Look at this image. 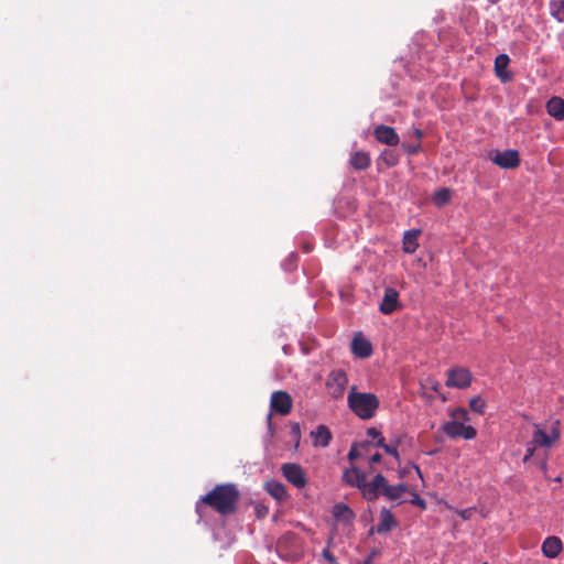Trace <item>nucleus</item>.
Instances as JSON below:
<instances>
[{"instance_id":"25","label":"nucleus","mask_w":564,"mask_h":564,"mask_svg":"<svg viewBox=\"0 0 564 564\" xmlns=\"http://www.w3.org/2000/svg\"><path fill=\"white\" fill-rule=\"evenodd\" d=\"M451 196H452L451 189L441 188L434 194L433 202L436 206H443L449 202Z\"/></svg>"},{"instance_id":"30","label":"nucleus","mask_w":564,"mask_h":564,"mask_svg":"<svg viewBox=\"0 0 564 564\" xmlns=\"http://www.w3.org/2000/svg\"><path fill=\"white\" fill-rule=\"evenodd\" d=\"M538 446H534L533 444H531V442L528 443L527 445V452H525V455L523 457V462L527 463L534 454V451Z\"/></svg>"},{"instance_id":"26","label":"nucleus","mask_w":564,"mask_h":564,"mask_svg":"<svg viewBox=\"0 0 564 564\" xmlns=\"http://www.w3.org/2000/svg\"><path fill=\"white\" fill-rule=\"evenodd\" d=\"M469 408L475 413L484 414L486 410V401L480 395H476L470 399Z\"/></svg>"},{"instance_id":"15","label":"nucleus","mask_w":564,"mask_h":564,"mask_svg":"<svg viewBox=\"0 0 564 564\" xmlns=\"http://www.w3.org/2000/svg\"><path fill=\"white\" fill-rule=\"evenodd\" d=\"M311 437L314 447H327L333 436L330 430L326 425L321 424L311 432Z\"/></svg>"},{"instance_id":"23","label":"nucleus","mask_w":564,"mask_h":564,"mask_svg":"<svg viewBox=\"0 0 564 564\" xmlns=\"http://www.w3.org/2000/svg\"><path fill=\"white\" fill-rule=\"evenodd\" d=\"M265 488L267 491L279 501H283L288 498L285 486L279 481H269L267 482Z\"/></svg>"},{"instance_id":"24","label":"nucleus","mask_w":564,"mask_h":564,"mask_svg":"<svg viewBox=\"0 0 564 564\" xmlns=\"http://www.w3.org/2000/svg\"><path fill=\"white\" fill-rule=\"evenodd\" d=\"M550 13L558 22H564V0H551Z\"/></svg>"},{"instance_id":"21","label":"nucleus","mask_w":564,"mask_h":564,"mask_svg":"<svg viewBox=\"0 0 564 564\" xmlns=\"http://www.w3.org/2000/svg\"><path fill=\"white\" fill-rule=\"evenodd\" d=\"M349 162L355 170L364 171L370 166L371 160L367 152L356 151L351 154Z\"/></svg>"},{"instance_id":"1","label":"nucleus","mask_w":564,"mask_h":564,"mask_svg":"<svg viewBox=\"0 0 564 564\" xmlns=\"http://www.w3.org/2000/svg\"><path fill=\"white\" fill-rule=\"evenodd\" d=\"M239 499L240 492L235 484H219L200 498L196 505V509L198 511L199 503H204L219 514L229 516L236 512Z\"/></svg>"},{"instance_id":"31","label":"nucleus","mask_w":564,"mask_h":564,"mask_svg":"<svg viewBox=\"0 0 564 564\" xmlns=\"http://www.w3.org/2000/svg\"><path fill=\"white\" fill-rule=\"evenodd\" d=\"M473 512H474V508H467V509L457 511V513L459 514V517L463 520H469L473 516Z\"/></svg>"},{"instance_id":"2","label":"nucleus","mask_w":564,"mask_h":564,"mask_svg":"<svg viewBox=\"0 0 564 564\" xmlns=\"http://www.w3.org/2000/svg\"><path fill=\"white\" fill-rule=\"evenodd\" d=\"M343 481L349 487L357 488L362 498L367 501L376 500V489L383 484L384 476L377 474L370 481L367 480V475L360 468L351 466L344 470Z\"/></svg>"},{"instance_id":"13","label":"nucleus","mask_w":564,"mask_h":564,"mask_svg":"<svg viewBox=\"0 0 564 564\" xmlns=\"http://www.w3.org/2000/svg\"><path fill=\"white\" fill-rule=\"evenodd\" d=\"M400 307L399 292L393 288H386L379 311L384 315H389Z\"/></svg>"},{"instance_id":"33","label":"nucleus","mask_w":564,"mask_h":564,"mask_svg":"<svg viewBox=\"0 0 564 564\" xmlns=\"http://www.w3.org/2000/svg\"><path fill=\"white\" fill-rule=\"evenodd\" d=\"M410 502L423 509L425 508V501L417 494H413V497L410 500Z\"/></svg>"},{"instance_id":"22","label":"nucleus","mask_w":564,"mask_h":564,"mask_svg":"<svg viewBox=\"0 0 564 564\" xmlns=\"http://www.w3.org/2000/svg\"><path fill=\"white\" fill-rule=\"evenodd\" d=\"M333 517L338 521L349 522L354 519L352 510L345 503H336L333 507Z\"/></svg>"},{"instance_id":"5","label":"nucleus","mask_w":564,"mask_h":564,"mask_svg":"<svg viewBox=\"0 0 564 564\" xmlns=\"http://www.w3.org/2000/svg\"><path fill=\"white\" fill-rule=\"evenodd\" d=\"M561 437L560 421L556 420L552 423L550 432H546L539 424H534V432L532 435L531 444L538 447H550L556 443Z\"/></svg>"},{"instance_id":"6","label":"nucleus","mask_w":564,"mask_h":564,"mask_svg":"<svg viewBox=\"0 0 564 564\" xmlns=\"http://www.w3.org/2000/svg\"><path fill=\"white\" fill-rule=\"evenodd\" d=\"M347 384L348 377L345 370L334 369L329 372L326 381V387L329 391V394L334 399L343 398Z\"/></svg>"},{"instance_id":"36","label":"nucleus","mask_w":564,"mask_h":564,"mask_svg":"<svg viewBox=\"0 0 564 564\" xmlns=\"http://www.w3.org/2000/svg\"><path fill=\"white\" fill-rule=\"evenodd\" d=\"M357 457H359V452L357 451L356 446H352L348 453V458L350 460H354L356 459Z\"/></svg>"},{"instance_id":"39","label":"nucleus","mask_w":564,"mask_h":564,"mask_svg":"<svg viewBox=\"0 0 564 564\" xmlns=\"http://www.w3.org/2000/svg\"><path fill=\"white\" fill-rule=\"evenodd\" d=\"M376 446H377V447H381V448H383V449H384V446H388V444H386V442H384V437H383V436H380V437L377 440Z\"/></svg>"},{"instance_id":"37","label":"nucleus","mask_w":564,"mask_h":564,"mask_svg":"<svg viewBox=\"0 0 564 564\" xmlns=\"http://www.w3.org/2000/svg\"><path fill=\"white\" fill-rule=\"evenodd\" d=\"M381 459H382L381 454H379V453L373 454V455L370 457V459H369L370 466H371L372 464L380 463V462H381Z\"/></svg>"},{"instance_id":"20","label":"nucleus","mask_w":564,"mask_h":564,"mask_svg":"<svg viewBox=\"0 0 564 564\" xmlns=\"http://www.w3.org/2000/svg\"><path fill=\"white\" fill-rule=\"evenodd\" d=\"M546 111L555 120L564 119V99L561 97H552L546 102Z\"/></svg>"},{"instance_id":"16","label":"nucleus","mask_w":564,"mask_h":564,"mask_svg":"<svg viewBox=\"0 0 564 564\" xmlns=\"http://www.w3.org/2000/svg\"><path fill=\"white\" fill-rule=\"evenodd\" d=\"M397 520L387 508H382L379 514V522L377 524V533H387L397 527Z\"/></svg>"},{"instance_id":"4","label":"nucleus","mask_w":564,"mask_h":564,"mask_svg":"<svg viewBox=\"0 0 564 564\" xmlns=\"http://www.w3.org/2000/svg\"><path fill=\"white\" fill-rule=\"evenodd\" d=\"M293 400L289 392L283 390L274 391L270 399V413L267 421L269 429L272 427V413L288 415L292 411Z\"/></svg>"},{"instance_id":"40","label":"nucleus","mask_w":564,"mask_h":564,"mask_svg":"<svg viewBox=\"0 0 564 564\" xmlns=\"http://www.w3.org/2000/svg\"><path fill=\"white\" fill-rule=\"evenodd\" d=\"M293 431H295V432H297V433L300 432V426H299V424H294V425H293Z\"/></svg>"},{"instance_id":"11","label":"nucleus","mask_w":564,"mask_h":564,"mask_svg":"<svg viewBox=\"0 0 564 564\" xmlns=\"http://www.w3.org/2000/svg\"><path fill=\"white\" fill-rule=\"evenodd\" d=\"M491 161L501 169L512 170L520 165V156L517 150H506L497 152L491 156Z\"/></svg>"},{"instance_id":"41","label":"nucleus","mask_w":564,"mask_h":564,"mask_svg":"<svg viewBox=\"0 0 564 564\" xmlns=\"http://www.w3.org/2000/svg\"><path fill=\"white\" fill-rule=\"evenodd\" d=\"M415 470H416L417 475H419L420 477H422V473H421V469L419 468V466H415Z\"/></svg>"},{"instance_id":"27","label":"nucleus","mask_w":564,"mask_h":564,"mask_svg":"<svg viewBox=\"0 0 564 564\" xmlns=\"http://www.w3.org/2000/svg\"><path fill=\"white\" fill-rule=\"evenodd\" d=\"M380 159L387 164V166L392 167L395 166L399 162V158L391 150H384L380 154Z\"/></svg>"},{"instance_id":"10","label":"nucleus","mask_w":564,"mask_h":564,"mask_svg":"<svg viewBox=\"0 0 564 564\" xmlns=\"http://www.w3.org/2000/svg\"><path fill=\"white\" fill-rule=\"evenodd\" d=\"M376 491V500L382 495L388 500L395 501L401 499L402 495L409 491V487L406 484L389 485L384 477L383 484L380 485Z\"/></svg>"},{"instance_id":"43","label":"nucleus","mask_w":564,"mask_h":564,"mask_svg":"<svg viewBox=\"0 0 564 564\" xmlns=\"http://www.w3.org/2000/svg\"><path fill=\"white\" fill-rule=\"evenodd\" d=\"M306 251H311V248L308 246H305Z\"/></svg>"},{"instance_id":"17","label":"nucleus","mask_w":564,"mask_h":564,"mask_svg":"<svg viewBox=\"0 0 564 564\" xmlns=\"http://www.w3.org/2000/svg\"><path fill=\"white\" fill-rule=\"evenodd\" d=\"M563 550V543L557 536H549L542 543V553L545 557L555 558Z\"/></svg>"},{"instance_id":"32","label":"nucleus","mask_w":564,"mask_h":564,"mask_svg":"<svg viewBox=\"0 0 564 564\" xmlns=\"http://www.w3.org/2000/svg\"><path fill=\"white\" fill-rule=\"evenodd\" d=\"M383 451L387 454L393 456L395 459H398V460L400 459V455H399V452H398L397 447L388 445V446H384Z\"/></svg>"},{"instance_id":"12","label":"nucleus","mask_w":564,"mask_h":564,"mask_svg":"<svg viewBox=\"0 0 564 564\" xmlns=\"http://www.w3.org/2000/svg\"><path fill=\"white\" fill-rule=\"evenodd\" d=\"M373 137L382 144L394 147L400 142V138L392 127L379 124L373 129Z\"/></svg>"},{"instance_id":"18","label":"nucleus","mask_w":564,"mask_h":564,"mask_svg":"<svg viewBox=\"0 0 564 564\" xmlns=\"http://www.w3.org/2000/svg\"><path fill=\"white\" fill-rule=\"evenodd\" d=\"M510 63V58L507 54H499L495 58V72L496 75L501 79V82L506 83L511 79V75L506 70Z\"/></svg>"},{"instance_id":"42","label":"nucleus","mask_w":564,"mask_h":564,"mask_svg":"<svg viewBox=\"0 0 564 564\" xmlns=\"http://www.w3.org/2000/svg\"><path fill=\"white\" fill-rule=\"evenodd\" d=\"M541 468H542V469H545V468H546V462H543V463L541 464Z\"/></svg>"},{"instance_id":"8","label":"nucleus","mask_w":564,"mask_h":564,"mask_svg":"<svg viewBox=\"0 0 564 564\" xmlns=\"http://www.w3.org/2000/svg\"><path fill=\"white\" fill-rule=\"evenodd\" d=\"M473 380L471 372L464 367H454L447 371V387L465 389L470 386Z\"/></svg>"},{"instance_id":"34","label":"nucleus","mask_w":564,"mask_h":564,"mask_svg":"<svg viewBox=\"0 0 564 564\" xmlns=\"http://www.w3.org/2000/svg\"><path fill=\"white\" fill-rule=\"evenodd\" d=\"M367 435L372 437L373 440H378L381 435V432L377 430L376 427H369L367 430Z\"/></svg>"},{"instance_id":"7","label":"nucleus","mask_w":564,"mask_h":564,"mask_svg":"<svg viewBox=\"0 0 564 564\" xmlns=\"http://www.w3.org/2000/svg\"><path fill=\"white\" fill-rule=\"evenodd\" d=\"M442 431L449 438L463 437L464 440H474L477 435V431L471 425H465L458 421H448L442 425Z\"/></svg>"},{"instance_id":"9","label":"nucleus","mask_w":564,"mask_h":564,"mask_svg":"<svg viewBox=\"0 0 564 564\" xmlns=\"http://www.w3.org/2000/svg\"><path fill=\"white\" fill-rule=\"evenodd\" d=\"M281 470L285 479L296 488H303L307 484L305 471L300 465L283 464Z\"/></svg>"},{"instance_id":"35","label":"nucleus","mask_w":564,"mask_h":564,"mask_svg":"<svg viewBox=\"0 0 564 564\" xmlns=\"http://www.w3.org/2000/svg\"><path fill=\"white\" fill-rule=\"evenodd\" d=\"M322 554L330 564L336 563L334 555L329 552L328 549L323 550Z\"/></svg>"},{"instance_id":"19","label":"nucleus","mask_w":564,"mask_h":564,"mask_svg":"<svg viewBox=\"0 0 564 564\" xmlns=\"http://www.w3.org/2000/svg\"><path fill=\"white\" fill-rule=\"evenodd\" d=\"M421 231L419 229H412L405 231L403 236V246L402 249L405 253L412 254L419 248V236Z\"/></svg>"},{"instance_id":"28","label":"nucleus","mask_w":564,"mask_h":564,"mask_svg":"<svg viewBox=\"0 0 564 564\" xmlns=\"http://www.w3.org/2000/svg\"><path fill=\"white\" fill-rule=\"evenodd\" d=\"M451 416L453 417L452 421H458L464 423L465 421L469 420V415L466 409L464 408H456L451 412Z\"/></svg>"},{"instance_id":"3","label":"nucleus","mask_w":564,"mask_h":564,"mask_svg":"<svg viewBox=\"0 0 564 564\" xmlns=\"http://www.w3.org/2000/svg\"><path fill=\"white\" fill-rule=\"evenodd\" d=\"M347 404L359 419L370 420L376 415L380 401L375 393L359 392L356 386H352L347 397Z\"/></svg>"},{"instance_id":"14","label":"nucleus","mask_w":564,"mask_h":564,"mask_svg":"<svg viewBox=\"0 0 564 564\" xmlns=\"http://www.w3.org/2000/svg\"><path fill=\"white\" fill-rule=\"evenodd\" d=\"M351 352L359 358H368L372 355L371 343L361 335H356L351 341Z\"/></svg>"},{"instance_id":"38","label":"nucleus","mask_w":564,"mask_h":564,"mask_svg":"<svg viewBox=\"0 0 564 564\" xmlns=\"http://www.w3.org/2000/svg\"><path fill=\"white\" fill-rule=\"evenodd\" d=\"M413 135L416 139V142L421 143V139L423 138V132L420 129H414Z\"/></svg>"},{"instance_id":"29","label":"nucleus","mask_w":564,"mask_h":564,"mask_svg":"<svg viewBox=\"0 0 564 564\" xmlns=\"http://www.w3.org/2000/svg\"><path fill=\"white\" fill-rule=\"evenodd\" d=\"M402 148L404 149V151L408 154L413 155V154L417 153L421 150V143H419V142H416L414 144L403 143Z\"/></svg>"}]
</instances>
